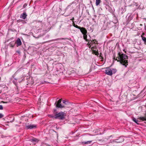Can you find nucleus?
Listing matches in <instances>:
<instances>
[{
	"label": "nucleus",
	"instance_id": "1",
	"mask_svg": "<svg viewBox=\"0 0 146 146\" xmlns=\"http://www.w3.org/2000/svg\"><path fill=\"white\" fill-rule=\"evenodd\" d=\"M113 58L117 61L119 62L120 63L123 65L125 66V67L127 65V56L125 54L120 53L118 54V56L115 59V57Z\"/></svg>",
	"mask_w": 146,
	"mask_h": 146
},
{
	"label": "nucleus",
	"instance_id": "2",
	"mask_svg": "<svg viewBox=\"0 0 146 146\" xmlns=\"http://www.w3.org/2000/svg\"><path fill=\"white\" fill-rule=\"evenodd\" d=\"M66 115L65 113L61 111L56 114L55 117H54V118L56 119H59L62 120L65 118Z\"/></svg>",
	"mask_w": 146,
	"mask_h": 146
},
{
	"label": "nucleus",
	"instance_id": "3",
	"mask_svg": "<svg viewBox=\"0 0 146 146\" xmlns=\"http://www.w3.org/2000/svg\"><path fill=\"white\" fill-rule=\"evenodd\" d=\"M124 140V139L123 137H120L117 139L110 140V143H121L123 142Z\"/></svg>",
	"mask_w": 146,
	"mask_h": 146
},
{
	"label": "nucleus",
	"instance_id": "4",
	"mask_svg": "<svg viewBox=\"0 0 146 146\" xmlns=\"http://www.w3.org/2000/svg\"><path fill=\"white\" fill-rule=\"evenodd\" d=\"M112 70L110 69L107 68L105 70L106 74L108 75L111 76L112 74V72H114V73H115L116 70L115 69H113Z\"/></svg>",
	"mask_w": 146,
	"mask_h": 146
},
{
	"label": "nucleus",
	"instance_id": "5",
	"mask_svg": "<svg viewBox=\"0 0 146 146\" xmlns=\"http://www.w3.org/2000/svg\"><path fill=\"white\" fill-rule=\"evenodd\" d=\"M61 102V99L58 100L56 104V107L61 108H63L64 107V106H62L60 104Z\"/></svg>",
	"mask_w": 146,
	"mask_h": 146
},
{
	"label": "nucleus",
	"instance_id": "6",
	"mask_svg": "<svg viewBox=\"0 0 146 146\" xmlns=\"http://www.w3.org/2000/svg\"><path fill=\"white\" fill-rule=\"evenodd\" d=\"M36 125H35L30 124L29 125H26L25 127L27 129H32L36 127Z\"/></svg>",
	"mask_w": 146,
	"mask_h": 146
},
{
	"label": "nucleus",
	"instance_id": "7",
	"mask_svg": "<svg viewBox=\"0 0 146 146\" xmlns=\"http://www.w3.org/2000/svg\"><path fill=\"white\" fill-rule=\"evenodd\" d=\"M88 44H89V48H90V46H91V45H92L94 43L95 44H97V41H96V40H92L91 41V42H88Z\"/></svg>",
	"mask_w": 146,
	"mask_h": 146
},
{
	"label": "nucleus",
	"instance_id": "8",
	"mask_svg": "<svg viewBox=\"0 0 146 146\" xmlns=\"http://www.w3.org/2000/svg\"><path fill=\"white\" fill-rule=\"evenodd\" d=\"M81 32L84 35L86 34L87 31L86 29L84 27H81L80 29Z\"/></svg>",
	"mask_w": 146,
	"mask_h": 146
},
{
	"label": "nucleus",
	"instance_id": "9",
	"mask_svg": "<svg viewBox=\"0 0 146 146\" xmlns=\"http://www.w3.org/2000/svg\"><path fill=\"white\" fill-rule=\"evenodd\" d=\"M16 43L17 44V46L21 45V42L20 39L19 38H18L16 42Z\"/></svg>",
	"mask_w": 146,
	"mask_h": 146
},
{
	"label": "nucleus",
	"instance_id": "10",
	"mask_svg": "<svg viewBox=\"0 0 146 146\" xmlns=\"http://www.w3.org/2000/svg\"><path fill=\"white\" fill-rule=\"evenodd\" d=\"M27 16L25 13H23L21 15L20 17L21 18H22L25 19Z\"/></svg>",
	"mask_w": 146,
	"mask_h": 146
},
{
	"label": "nucleus",
	"instance_id": "11",
	"mask_svg": "<svg viewBox=\"0 0 146 146\" xmlns=\"http://www.w3.org/2000/svg\"><path fill=\"white\" fill-rule=\"evenodd\" d=\"M138 119L143 121H146V115L144 117H140L138 118Z\"/></svg>",
	"mask_w": 146,
	"mask_h": 146
},
{
	"label": "nucleus",
	"instance_id": "12",
	"mask_svg": "<svg viewBox=\"0 0 146 146\" xmlns=\"http://www.w3.org/2000/svg\"><path fill=\"white\" fill-rule=\"evenodd\" d=\"M101 0H96V6H98L99 5L101 2Z\"/></svg>",
	"mask_w": 146,
	"mask_h": 146
},
{
	"label": "nucleus",
	"instance_id": "13",
	"mask_svg": "<svg viewBox=\"0 0 146 146\" xmlns=\"http://www.w3.org/2000/svg\"><path fill=\"white\" fill-rule=\"evenodd\" d=\"M141 36L142 37V40L144 41V43L145 44L146 43V38L145 37L143 36L142 35H141Z\"/></svg>",
	"mask_w": 146,
	"mask_h": 146
},
{
	"label": "nucleus",
	"instance_id": "14",
	"mask_svg": "<svg viewBox=\"0 0 146 146\" xmlns=\"http://www.w3.org/2000/svg\"><path fill=\"white\" fill-rule=\"evenodd\" d=\"M15 44V43H14L13 42H11L9 44V45L11 47H14V45Z\"/></svg>",
	"mask_w": 146,
	"mask_h": 146
},
{
	"label": "nucleus",
	"instance_id": "15",
	"mask_svg": "<svg viewBox=\"0 0 146 146\" xmlns=\"http://www.w3.org/2000/svg\"><path fill=\"white\" fill-rule=\"evenodd\" d=\"M91 49L92 50L96 51V46H93L92 47Z\"/></svg>",
	"mask_w": 146,
	"mask_h": 146
},
{
	"label": "nucleus",
	"instance_id": "16",
	"mask_svg": "<svg viewBox=\"0 0 146 146\" xmlns=\"http://www.w3.org/2000/svg\"><path fill=\"white\" fill-rule=\"evenodd\" d=\"M133 121L134 122H135V123H137V124H138L137 122L138 121L135 118H133L132 119Z\"/></svg>",
	"mask_w": 146,
	"mask_h": 146
},
{
	"label": "nucleus",
	"instance_id": "17",
	"mask_svg": "<svg viewBox=\"0 0 146 146\" xmlns=\"http://www.w3.org/2000/svg\"><path fill=\"white\" fill-rule=\"evenodd\" d=\"M83 36H84V38L85 40L86 41L88 40L87 39V36L86 35V34L84 35Z\"/></svg>",
	"mask_w": 146,
	"mask_h": 146
},
{
	"label": "nucleus",
	"instance_id": "18",
	"mask_svg": "<svg viewBox=\"0 0 146 146\" xmlns=\"http://www.w3.org/2000/svg\"><path fill=\"white\" fill-rule=\"evenodd\" d=\"M33 142H37L38 141V140L36 139L33 138V139H31Z\"/></svg>",
	"mask_w": 146,
	"mask_h": 146
},
{
	"label": "nucleus",
	"instance_id": "19",
	"mask_svg": "<svg viewBox=\"0 0 146 146\" xmlns=\"http://www.w3.org/2000/svg\"><path fill=\"white\" fill-rule=\"evenodd\" d=\"M66 39H67V38H57V39H56L55 40H61L62 39L66 40Z\"/></svg>",
	"mask_w": 146,
	"mask_h": 146
},
{
	"label": "nucleus",
	"instance_id": "20",
	"mask_svg": "<svg viewBox=\"0 0 146 146\" xmlns=\"http://www.w3.org/2000/svg\"><path fill=\"white\" fill-rule=\"evenodd\" d=\"M75 27H76V28H78V29H80L81 28V27H79L78 26V25H76V26H75Z\"/></svg>",
	"mask_w": 146,
	"mask_h": 146
},
{
	"label": "nucleus",
	"instance_id": "21",
	"mask_svg": "<svg viewBox=\"0 0 146 146\" xmlns=\"http://www.w3.org/2000/svg\"><path fill=\"white\" fill-rule=\"evenodd\" d=\"M91 141H88L87 142L85 143V144H90V143H91Z\"/></svg>",
	"mask_w": 146,
	"mask_h": 146
},
{
	"label": "nucleus",
	"instance_id": "22",
	"mask_svg": "<svg viewBox=\"0 0 146 146\" xmlns=\"http://www.w3.org/2000/svg\"><path fill=\"white\" fill-rule=\"evenodd\" d=\"M62 102L64 104H66L68 103L67 102H66L65 100H63Z\"/></svg>",
	"mask_w": 146,
	"mask_h": 146
},
{
	"label": "nucleus",
	"instance_id": "23",
	"mask_svg": "<svg viewBox=\"0 0 146 146\" xmlns=\"http://www.w3.org/2000/svg\"><path fill=\"white\" fill-rule=\"evenodd\" d=\"M3 109V107L2 105H0V110H2Z\"/></svg>",
	"mask_w": 146,
	"mask_h": 146
},
{
	"label": "nucleus",
	"instance_id": "24",
	"mask_svg": "<svg viewBox=\"0 0 146 146\" xmlns=\"http://www.w3.org/2000/svg\"><path fill=\"white\" fill-rule=\"evenodd\" d=\"M3 116V115L2 114L0 113V118H2Z\"/></svg>",
	"mask_w": 146,
	"mask_h": 146
},
{
	"label": "nucleus",
	"instance_id": "25",
	"mask_svg": "<svg viewBox=\"0 0 146 146\" xmlns=\"http://www.w3.org/2000/svg\"><path fill=\"white\" fill-rule=\"evenodd\" d=\"M50 117H53V118H54V117H55V116H53L52 115H49Z\"/></svg>",
	"mask_w": 146,
	"mask_h": 146
},
{
	"label": "nucleus",
	"instance_id": "26",
	"mask_svg": "<svg viewBox=\"0 0 146 146\" xmlns=\"http://www.w3.org/2000/svg\"><path fill=\"white\" fill-rule=\"evenodd\" d=\"M13 83H14L16 85H17V83L15 82V81H13Z\"/></svg>",
	"mask_w": 146,
	"mask_h": 146
},
{
	"label": "nucleus",
	"instance_id": "27",
	"mask_svg": "<svg viewBox=\"0 0 146 146\" xmlns=\"http://www.w3.org/2000/svg\"><path fill=\"white\" fill-rule=\"evenodd\" d=\"M73 25L74 27H75V26H76V25H75L74 23H73Z\"/></svg>",
	"mask_w": 146,
	"mask_h": 146
},
{
	"label": "nucleus",
	"instance_id": "28",
	"mask_svg": "<svg viewBox=\"0 0 146 146\" xmlns=\"http://www.w3.org/2000/svg\"><path fill=\"white\" fill-rule=\"evenodd\" d=\"M3 102L4 103H7V102Z\"/></svg>",
	"mask_w": 146,
	"mask_h": 146
},
{
	"label": "nucleus",
	"instance_id": "29",
	"mask_svg": "<svg viewBox=\"0 0 146 146\" xmlns=\"http://www.w3.org/2000/svg\"><path fill=\"white\" fill-rule=\"evenodd\" d=\"M72 21H73V20H74V17L72 19Z\"/></svg>",
	"mask_w": 146,
	"mask_h": 146
},
{
	"label": "nucleus",
	"instance_id": "30",
	"mask_svg": "<svg viewBox=\"0 0 146 146\" xmlns=\"http://www.w3.org/2000/svg\"><path fill=\"white\" fill-rule=\"evenodd\" d=\"M140 26L141 27V26H142V24H140Z\"/></svg>",
	"mask_w": 146,
	"mask_h": 146
},
{
	"label": "nucleus",
	"instance_id": "31",
	"mask_svg": "<svg viewBox=\"0 0 146 146\" xmlns=\"http://www.w3.org/2000/svg\"><path fill=\"white\" fill-rule=\"evenodd\" d=\"M69 7H68H68L67 8V9H69Z\"/></svg>",
	"mask_w": 146,
	"mask_h": 146
},
{
	"label": "nucleus",
	"instance_id": "32",
	"mask_svg": "<svg viewBox=\"0 0 146 146\" xmlns=\"http://www.w3.org/2000/svg\"><path fill=\"white\" fill-rule=\"evenodd\" d=\"M144 35V33H143L142 34V35Z\"/></svg>",
	"mask_w": 146,
	"mask_h": 146
},
{
	"label": "nucleus",
	"instance_id": "33",
	"mask_svg": "<svg viewBox=\"0 0 146 146\" xmlns=\"http://www.w3.org/2000/svg\"><path fill=\"white\" fill-rule=\"evenodd\" d=\"M120 140H117V141H119Z\"/></svg>",
	"mask_w": 146,
	"mask_h": 146
},
{
	"label": "nucleus",
	"instance_id": "34",
	"mask_svg": "<svg viewBox=\"0 0 146 146\" xmlns=\"http://www.w3.org/2000/svg\"><path fill=\"white\" fill-rule=\"evenodd\" d=\"M56 103H55V104H56Z\"/></svg>",
	"mask_w": 146,
	"mask_h": 146
}]
</instances>
